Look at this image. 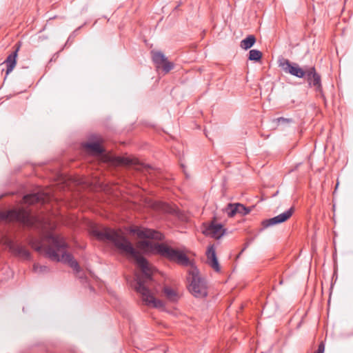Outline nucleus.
Masks as SVG:
<instances>
[{"label": "nucleus", "mask_w": 353, "mask_h": 353, "mask_svg": "<svg viewBox=\"0 0 353 353\" xmlns=\"http://www.w3.org/2000/svg\"><path fill=\"white\" fill-rule=\"evenodd\" d=\"M94 234L100 240L111 241L122 254L134 261L140 269V272L135 274L131 283L132 287L145 305L163 309L164 303L155 297L158 290L157 283L154 279V270L133 247L130 241L119 232L109 228L96 230Z\"/></svg>", "instance_id": "f257e3e1"}, {"label": "nucleus", "mask_w": 353, "mask_h": 353, "mask_svg": "<svg viewBox=\"0 0 353 353\" xmlns=\"http://www.w3.org/2000/svg\"><path fill=\"white\" fill-rule=\"evenodd\" d=\"M131 233L136 234L139 238L143 239L140 241V246L147 250H154L161 256L174 261L180 265L187 266L190 264L188 256L182 252L163 244L154 243L151 240H161L163 234L156 230L142 227H134Z\"/></svg>", "instance_id": "f03ea898"}, {"label": "nucleus", "mask_w": 353, "mask_h": 353, "mask_svg": "<svg viewBox=\"0 0 353 353\" xmlns=\"http://www.w3.org/2000/svg\"><path fill=\"white\" fill-rule=\"evenodd\" d=\"M46 241L47 245L37 240H32L30 245L35 250L39 252H44L50 260L68 263L78 274L80 273V267L73 256L68 252V244L62 236L49 234Z\"/></svg>", "instance_id": "7ed1b4c3"}, {"label": "nucleus", "mask_w": 353, "mask_h": 353, "mask_svg": "<svg viewBox=\"0 0 353 353\" xmlns=\"http://www.w3.org/2000/svg\"><path fill=\"white\" fill-rule=\"evenodd\" d=\"M101 138H98L97 141L92 143H85L83 147L88 151L97 154L102 159L103 161L110 163L115 165H134L136 169H141L142 165L139 164L137 161L130 159L127 157H121L112 156L110 154H103V149L100 145Z\"/></svg>", "instance_id": "20e7f679"}, {"label": "nucleus", "mask_w": 353, "mask_h": 353, "mask_svg": "<svg viewBox=\"0 0 353 353\" xmlns=\"http://www.w3.org/2000/svg\"><path fill=\"white\" fill-rule=\"evenodd\" d=\"M188 280L189 291L196 298H204L208 295V285L206 281L199 275L196 269H192L189 272Z\"/></svg>", "instance_id": "39448f33"}, {"label": "nucleus", "mask_w": 353, "mask_h": 353, "mask_svg": "<svg viewBox=\"0 0 353 353\" xmlns=\"http://www.w3.org/2000/svg\"><path fill=\"white\" fill-rule=\"evenodd\" d=\"M0 220L6 221H17L26 225L33 223L30 214L24 209L0 210Z\"/></svg>", "instance_id": "423d86ee"}, {"label": "nucleus", "mask_w": 353, "mask_h": 353, "mask_svg": "<svg viewBox=\"0 0 353 353\" xmlns=\"http://www.w3.org/2000/svg\"><path fill=\"white\" fill-rule=\"evenodd\" d=\"M279 65L285 73L290 74L298 78H303L305 77L308 70V68H302L298 63L291 62L284 58L279 60Z\"/></svg>", "instance_id": "0eeeda50"}, {"label": "nucleus", "mask_w": 353, "mask_h": 353, "mask_svg": "<svg viewBox=\"0 0 353 353\" xmlns=\"http://www.w3.org/2000/svg\"><path fill=\"white\" fill-rule=\"evenodd\" d=\"M202 232L205 236L219 239L225 233V230L221 223L211 222L209 224H204Z\"/></svg>", "instance_id": "6e6552de"}, {"label": "nucleus", "mask_w": 353, "mask_h": 353, "mask_svg": "<svg viewBox=\"0 0 353 353\" xmlns=\"http://www.w3.org/2000/svg\"><path fill=\"white\" fill-rule=\"evenodd\" d=\"M5 244L9 250L16 256L24 259L30 258V252L23 246L17 244L9 239H5Z\"/></svg>", "instance_id": "1a4fd4ad"}, {"label": "nucleus", "mask_w": 353, "mask_h": 353, "mask_svg": "<svg viewBox=\"0 0 353 353\" xmlns=\"http://www.w3.org/2000/svg\"><path fill=\"white\" fill-rule=\"evenodd\" d=\"M294 212V208H290L287 211L269 219L264 220L262 225L264 228L285 222L290 219Z\"/></svg>", "instance_id": "9d476101"}, {"label": "nucleus", "mask_w": 353, "mask_h": 353, "mask_svg": "<svg viewBox=\"0 0 353 353\" xmlns=\"http://www.w3.org/2000/svg\"><path fill=\"white\" fill-rule=\"evenodd\" d=\"M50 194L41 191L35 193L25 195L23 196V202L28 204H33L35 203H44L50 199Z\"/></svg>", "instance_id": "9b49d317"}, {"label": "nucleus", "mask_w": 353, "mask_h": 353, "mask_svg": "<svg viewBox=\"0 0 353 353\" xmlns=\"http://www.w3.org/2000/svg\"><path fill=\"white\" fill-rule=\"evenodd\" d=\"M305 77L310 86L314 87L316 90H321V77L316 72L315 68L314 67L308 68Z\"/></svg>", "instance_id": "f8f14e48"}, {"label": "nucleus", "mask_w": 353, "mask_h": 353, "mask_svg": "<svg viewBox=\"0 0 353 353\" xmlns=\"http://www.w3.org/2000/svg\"><path fill=\"white\" fill-rule=\"evenodd\" d=\"M206 256L208 264L216 271L219 272L220 267L216 258L215 248L214 245L208 247L206 251Z\"/></svg>", "instance_id": "ddd939ff"}, {"label": "nucleus", "mask_w": 353, "mask_h": 353, "mask_svg": "<svg viewBox=\"0 0 353 353\" xmlns=\"http://www.w3.org/2000/svg\"><path fill=\"white\" fill-rule=\"evenodd\" d=\"M18 48L10 54L6 59L3 63H6L7 70H6V75L10 73L16 65V58L17 57Z\"/></svg>", "instance_id": "4468645a"}, {"label": "nucleus", "mask_w": 353, "mask_h": 353, "mask_svg": "<svg viewBox=\"0 0 353 353\" xmlns=\"http://www.w3.org/2000/svg\"><path fill=\"white\" fill-rule=\"evenodd\" d=\"M163 291L165 296L170 301L175 302L179 299V292L170 286H165Z\"/></svg>", "instance_id": "2eb2a0df"}, {"label": "nucleus", "mask_w": 353, "mask_h": 353, "mask_svg": "<svg viewBox=\"0 0 353 353\" xmlns=\"http://www.w3.org/2000/svg\"><path fill=\"white\" fill-rule=\"evenodd\" d=\"M152 60L154 63L156 64L157 68H160L161 65L165 63V61L167 60V58L165 56L159 51L157 52H152Z\"/></svg>", "instance_id": "dca6fc26"}, {"label": "nucleus", "mask_w": 353, "mask_h": 353, "mask_svg": "<svg viewBox=\"0 0 353 353\" xmlns=\"http://www.w3.org/2000/svg\"><path fill=\"white\" fill-rule=\"evenodd\" d=\"M256 39L254 35H249L245 39H243L241 42V47L243 49L248 50L252 47L255 43Z\"/></svg>", "instance_id": "f3484780"}, {"label": "nucleus", "mask_w": 353, "mask_h": 353, "mask_svg": "<svg viewBox=\"0 0 353 353\" xmlns=\"http://www.w3.org/2000/svg\"><path fill=\"white\" fill-rule=\"evenodd\" d=\"M224 212L228 216L232 217L237 214L236 203H229L224 209Z\"/></svg>", "instance_id": "a211bd4d"}, {"label": "nucleus", "mask_w": 353, "mask_h": 353, "mask_svg": "<svg viewBox=\"0 0 353 353\" xmlns=\"http://www.w3.org/2000/svg\"><path fill=\"white\" fill-rule=\"evenodd\" d=\"M272 123H275L276 125H288L290 123H292V119L285 117H278L272 120Z\"/></svg>", "instance_id": "6ab92c4d"}, {"label": "nucleus", "mask_w": 353, "mask_h": 353, "mask_svg": "<svg viewBox=\"0 0 353 353\" xmlns=\"http://www.w3.org/2000/svg\"><path fill=\"white\" fill-rule=\"evenodd\" d=\"M262 57V53L258 50H251L249 52V57L248 59L250 61H259Z\"/></svg>", "instance_id": "aec40b11"}, {"label": "nucleus", "mask_w": 353, "mask_h": 353, "mask_svg": "<svg viewBox=\"0 0 353 353\" xmlns=\"http://www.w3.org/2000/svg\"><path fill=\"white\" fill-rule=\"evenodd\" d=\"M33 270L37 273H46L49 271V268L46 265H41L39 264H34L33 265Z\"/></svg>", "instance_id": "412c9836"}, {"label": "nucleus", "mask_w": 353, "mask_h": 353, "mask_svg": "<svg viewBox=\"0 0 353 353\" xmlns=\"http://www.w3.org/2000/svg\"><path fill=\"white\" fill-rule=\"evenodd\" d=\"M236 208H237V214H240L242 215H246L250 213V210L245 208L243 204L236 203Z\"/></svg>", "instance_id": "4be33fe9"}, {"label": "nucleus", "mask_w": 353, "mask_h": 353, "mask_svg": "<svg viewBox=\"0 0 353 353\" xmlns=\"http://www.w3.org/2000/svg\"><path fill=\"white\" fill-rule=\"evenodd\" d=\"M160 68H162L163 71L167 73L170 72L173 68L174 64L172 62L168 61V59L163 63Z\"/></svg>", "instance_id": "5701e85b"}, {"label": "nucleus", "mask_w": 353, "mask_h": 353, "mask_svg": "<svg viewBox=\"0 0 353 353\" xmlns=\"http://www.w3.org/2000/svg\"><path fill=\"white\" fill-rule=\"evenodd\" d=\"M324 351H325V345L322 342L319 344V345L318 347V350L315 353H324Z\"/></svg>", "instance_id": "b1692460"}, {"label": "nucleus", "mask_w": 353, "mask_h": 353, "mask_svg": "<svg viewBox=\"0 0 353 353\" xmlns=\"http://www.w3.org/2000/svg\"><path fill=\"white\" fill-rule=\"evenodd\" d=\"M165 210H166L167 212H170V213H175V210L172 208V207H169V206H167L166 208L165 209Z\"/></svg>", "instance_id": "393cba45"}, {"label": "nucleus", "mask_w": 353, "mask_h": 353, "mask_svg": "<svg viewBox=\"0 0 353 353\" xmlns=\"http://www.w3.org/2000/svg\"><path fill=\"white\" fill-rule=\"evenodd\" d=\"M248 246V244H246V245L243 248V250H241V253H240V254H241V253H242V252H243L246 249V248H247Z\"/></svg>", "instance_id": "a878e982"}]
</instances>
